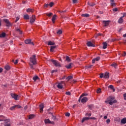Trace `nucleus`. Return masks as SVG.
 Wrapping results in <instances>:
<instances>
[{"label":"nucleus","mask_w":126,"mask_h":126,"mask_svg":"<svg viewBox=\"0 0 126 126\" xmlns=\"http://www.w3.org/2000/svg\"><path fill=\"white\" fill-rule=\"evenodd\" d=\"M29 64L31 69H34V66L33 65L37 64V59H36L35 55H33L30 58V62L29 63Z\"/></svg>","instance_id":"obj_1"},{"label":"nucleus","mask_w":126,"mask_h":126,"mask_svg":"<svg viewBox=\"0 0 126 126\" xmlns=\"http://www.w3.org/2000/svg\"><path fill=\"white\" fill-rule=\"evenodd\" d=\"M4 121V126H10V120L9 119H6V117L0 115V122Z\"/></svg>","instance_id":"obj_2"},{"label":"nucleus","mask_w":126,"mask_h":126,"mask_svg":"<svg viewBox=\"0 0 126 126\" xmlns=\"http://www.w3.org/2000/svg\"><path fill=\"white\" fill-rule=\"evenodd\" d=\"M113 100H114L113 101ZM106 104H109V105H112L117 103V100H115V97L114 96H109L107 98V100L105 101Z\"/></svg>","instance_id":"obj_3"},{"label":"nucleus","mask_w":126,"mask_h":126,"mask_svg":"<svg viewBox=\"0 0 126 126\" xmlns=\"http://www.w3.org/2000/svg\"><path fill=\"white\" fill-rule=\"evenodd\" d=\"M51 62L53 63V64H54V65L57 67H61V63H60V62H59L58 61H57L55 60H51Z\"/></svg>","instance_id":"obj_4"},{"label":"nucleus","mask_w":126,"mask_h":126,"mask_svg":"<svg viewBox=\"0 0 126 126\" xmlns=\"http://www.w3.org/2000/svg\"><path fill=\"white\" fill-rule=\"evenodd\" d=\"M63 85H65V84L64 83V82H61V83L58 84L57 87L59 89H63Z\"/></svg>","instance_id":"obj_5"},{"label":"nucleus","mask_w":126,"mask_h":126,"mask_svg":"<svg viewBox=\"0 0 126 126\" xmlns=\"http://www.w3.org/2000/svg\"><path fill=\"white\" fill-rule=\"evenodd\" d=\"M35 20H36V16L35 15H32V17L30 18V22L31 24H33V23L35 22Z\"/></svg>","instance_id":"obj_6"},{"label":"nucleus","mask_w":126,"mask_h":126,"mask_svg":"<svg viewBox=\"0 0 126 126\" xmlns=\"http://www.w3.org/2000/svg\"><path fill=\"white\" fill-rule=\"evenodd\" d=\"M11 96L12 97V98H13L16 100H18V95L15 94H13V93L11 94Z\"/></svg>","instance_id":"obj_7"},{"label":"nucleus","mask_w":126,"mask_h":126,"mask_svg":"<svg viewBox=\"0 0 126 126\" xmlns=\"http://www.w3.org/2000/svg\"><path fill=\"white\" fill-rule=\"evenodd\" d=\"M25 44H31V45H32V46H34V43L32 42V40L31 39H26L25 41Z\"/></svg>","instance_id":"obj_8"},{"label":"nucleus","mask_w":126,"mask_h":126,"mask_svg":"<svg viewBox=\"0 0 126 126\" xmlns=\"http://www.w3.org/2000/svg\"><path fill=\"white\" fill-rule=\"evenodd\" d=\"M3 21L6 23V26L8 27V26H10V23L9 22V21L7 19H4L3 20Z\"/></svg>","instance_id":"obj_9"},{"label":"nucleus","mask_w":126,"mask_h":126,"mask_svg":"<svg viewBox=\"0 0 126 126\" xmlns=\"http://www.w3.org/2000/svg\"><path fill=\"white\" fill-rule=\"evenodd\" d=\"M87 45L88 47H93V48L95 47V45L93 44V43H92V42H91V41H88L87 43Z\"/></svg>","instance_id":"obj_10"},{"label":"nucleus","mask_w":126,"mask_h":126,"mask_svg":"<svg viewBox=\"0 0 126 126\" xmlns=\"http://www.w3.org/2000/svg\"><path fill=\"white\" fill-rule=\"evenodd\" d=\"M102 23L104 24V26L105 27L108 26V25H109L110 23V21H103Z\"/></svg>","instance_id":"obj_11"},{"label":"nucleus","mask_w":126,"mask_h":126,"mask_svg":"<svg viewBox=\"0 0 126 126\" xmlns=\"http://www.w3.org/2000/svg\"><path fill=\"white\" fill-rule=\"evenodd\" d=\"M87 101H88V98H87V97H83L81 100V102L83 103H86V102H87Z\"/></svg>","instance_id":"obj_12"},{"label":"nucleus","mask_w":126,"mask_h":126,"mask_svg":"<svg viewBox=\"0 0 126 126\" xmlns=\"http://www.w3.org/2000/svg\"><path fill=\"white\" fill-rule=\"evenodd\" d=\"M44 122L45 124H54V122H51L49 119H45Z\"/></svg>","instance_id":"obj_13"},{"label":"nucleus","mask_w":126,"mask_h":126,"mask_svg":"<svg viewBox=\"0 0 126 126\" xmlns=\"http://www.w3.org/2000/svg\"><path fill=\"white\" fill-rule=\"evenodd\" d=\"M40 107V113H43V109H44V104H41L39 105Z\"/></svg>","instance_id":"obj_14"},{"label":"nucleus","mask_w":126,"mask_h":126,"mask_svg":"<svg viewBox=\"0 0 126 126\" xmlns=\"http://www.w3.org/2000/svg\"><path fill=\"white\" fill-rule=\"evenodd\" d=\"M95 61L96 62H98V61H100V57H97L96 58L94 59L92 61V63H94Z\"/></svg>","instance_id":"obj_15"},{"label":"nucleus","mask_w":126,"mask_h":126,"mask_svg":"<svg viewBox=\"0 0 126 126\" xmlns=\"http://www.w3.org/2000/svg\"><path fill=\"white\" fill-rule=\"evenodd\" d=\"M110 1L111 2V6H116V3H115L114 0H110Z\"/></svg>","instance_id":"obj_16"},{"label":"nucleus","mask_w":126,"mask_h":126,"mask_svg":"<svg viewBox=\"0 0 126 126\" xmlns=\"http://www.w3.org/2000/svg\"><path fill=\"white\" fill-rule=\"evenodd\" d=\"M56 19H57V15H54L52 19V21L53 22V23H55V21H56Z\"/></svg>","instance_id":"obj_17"},{"label":"nucleus","mask_w":126,"mask_h":126,"mask_svg":"<svg viewBox=\"0 0 126 126\" xmlns=\"http://www.w3.org/2000/svg\"><path fill=\"white\" fill-rule=\"evenodd\" d=\"M109 72H106L104 74V78H109Z\"/></svg>","instance_id":"obj_18"},{"label":"nucleus","mask_w":126,"mask_h":126,"mask_svg":"<svg viewBox=\"0 0 126 126\" xmlns=\"http://www.w3.org/2000/svg\"><path fill=\"white\" fill-rule=\"evenodd\" d=\"M121 124H123V125H125L126 124V118H124L122 119L121 121Z\"/></svg>","instance_id":"obj_19"},{"label":"nucleus","mask_w":126,"mask_h":126,"mask_svg":"<svg viewBox=\"0 0 126 126\" xmlns=\"http://www.w3.org/2000/svg\"><path fill=\"white\" fill-rule=\"evenodd\" d=\"M72 64V63H70L68 65H66L65 66V67L67 68V69H70V68H71V65Z\"/></svg>","instance_id":"obj_20"},{"label":"nucleus","mask_w":126,"mask_h":126,"mask_svg":"<svg viewBox=\"0 0 126 126\" xmlns=\"http://www.w3.org/2000/svg\"><path fill=\"white\" fill-rule=\"evenodd\" d=\"M34 118H35V115H34V114L30 115L29 116V120H31L32 119H34Z\"/></svg>","instance_id":"obj_21"},{"label":"nucleus","mask_w":126,"mask_h":126,"mask_svg":"<svg viewBox=\"0 0 126 126\" xmlns=\"http://www.w3.org/2000/svg\"><path fill=\"white\" fill-rule=\"evenodd\" d=\"M27 12H32V13H33V12H34V9H31V8H28L27 9Z\"/></svg>","instance_id":"obj_22"},{"label":"nucleus","mask_w":126,"mask_h":126,"mask_svg":"<svg viewBox=\"0 0 126 126\" xmlns=\"http://www.w3.org/2000/svg\"><path fill=\"white\" fill-rule=\"evenodd\" d=\"M123 22H124V19H123V17H121L118 20V23L122 24Z\"/></svg>","instance_id":"obj_23"},{"label":"nucleus","mask_w":126,"mask_h":126,"mask_svg":"<svg viewBox=\"0 0 126 126\" xmlns=\"http://www.w3.org/2000/svg\"><path fill=\"white\" fill-rule=\"evenodd\" d=\"M5 32H2V33L0 34V38H4L5 37Z\"/></svg>","instance_id":"obj_24"},{"label":"nucleus","mask_w":126,"mask_h":126,"mask_svg":"<svg viewBox=\"0 0 126 126\" xmlns=\"http://www.w3.org/2000/svg\"><path fill=\"white\" fill-rule=\"evenodd\" d=\"M88 120H89V117L83 118L82 120V123H84V122H85V121H88Z\"/></svg>","instance_id":"obj_25"},{"label":"nucleus","mask_w":126,"mask_h":126,"mask_svg":"<svg viewBox=\"0 0 126 126\" xmlns=\"http://www.w3.org/2000/svg\"><path fill=\"white\" fill-rule=\"evenodd\" d=\"M103 49L105 50V49H107V43L103 42Z\"/></svg>","instance_id":"obj_26"},{"label":"nucleus","mask_w":126,"mask_h":126,"mask_svg":"<svg viewBox=\"0 0 126 126\" xmlns=\"http://www.w3.org/2000/svg\"><path fill=\"white\" fill-rule=\"evenodd\" d=\"M48 46H53L55 45V43L53 41H49L48 43Z\"/></svg>","instance_id":"obj_27"},{"label":"nucleus","mask_w":126,"mask_h":126,"mask_svg":"<svg viewBox=\"0 0 126 126\" xmlns=\"http://www.w3.org/2000/svg\"><path fill=\"white\" fill-rule=\"evenodd\" d=\"M84 96H87V94H84V93H83V94H81V95L80 97V98L79 99V102H80V99H81V98H82V97H84Z\"/></svg>","instance_id":"obj_28"},{"label":"nucleus","mask_w":126,"mask_h":126,"mask_svg":"<svg viewBox=\"0 0 126 126\" xmlns=\"http://www.w3.org/2000/svg\"><path fill=\"white\" fill-rule=\"evenodd\" d=\"M108 88H110V89H112L113 90V92H115V89L114 88V86L110 85L108 86Z\"/></svg>","instance_id":"obj_29"},{"label":"nucleus","mask_w":126,"mask_h":126,"mask_svg":"<svg viewBox=\"0 0 126 126\" xmlns=\"http://www.w3.org/2000/svg\"><path fill=\"white\" fill-rule=\"evenodd\" d=\"M24 19H26L27 20L29 19V16L28 14H25L24 15Z\"/></svg>","instance_id":"obj_30"},{"label":"nucleus","mask_w":126,"mask_h":126,"mask_svg":"<svg viewBox=\"0 0 126 126\" xmlns=\"http://www.w3.org/2000/svg\"><path fill=\"white\" fill-rule=\"evenodd\" d=\"M56 49V46H51L50 47V52H51L52 53H53V52H54V49Z\"/></svg>","instance_id":"obj_31"},{"label":"nucleus","mask_w":126,"mask_h":126,"mask_svg":"<svg viewBox=\"0 0 126 126\" xmlns=\"http://www.w3.org/2000/svg\"><path fill=\"white\" fill-rule=\"evenodd\" d=\"M111 66H113L115 68H117V66H118V64L116 63H113L111 64Z\"/></svg>","instance_id":"obj_32"},{"label":"nucleus","mask_w":126,"mask_h":126,"mask_svg":"<svg viewBox=\"0 0 126 126\" xmlns=\"http://www.w3.org/2000/svg\"><path fill=\"white\" fill-rule=\"evenodd\" d=\"M32 79L35 82L36 80H37V79H39V77H38V76H35L32 78Z\"/></svg>","instance_id":"obj_33"},{"label":"nucleus","mask_w":126,"mask_h":126,"mask_svg":"<svg viewBox=\"0 0 126 126\" xmlns=\"http://www.w3.org/2000/svg\"><path fill=\"white\" fill-rule=\"evenodd\" d=\"M82 16L83 17H89V14H82Z\"/></svg>","instance_id":"obj_34"},{"label":"nucleus","mask_w":126,"mask_h":126,"mask_svg":"<svg viewBox=\"0 0 126 126\" xmlns=\"http://www.w3.org/2000/svg\"><path fill=\"white\" fill-rule=\"evenodd\" d=\"M4 68L6 70H9V69H10V66H9V65H6L5 66Z\"/></svg>","instance_id":"obj_35"},{"label":"nucleus","mask_w":126,"mask_h":126,"mask_svg":"<svg viewBox=\"0 0 126 126\" xmlns=\"http://www.w3.org/2000/svg\"><path fill=\"white\" fill-rule=\"evenodd\" d=\"M17 107V106L15 105L10 108V111H13L15 109V108Z\"/></svg>","instance_id":"obj_36"},{"label":"nucleus","mask_w":126,"mask_h":126,"mask_svg":"<svg viewBox=\"0 0 126 126\" xmlns=\"http://www.w3.org/2000/svg\"><path fill=\"white\" fill-rule=\"evenodd\" d=\"M54 2H51L49 4V6H50V7H52V6H54Z\"/></svg>","instance_id":"obj_37"},{"label":"nucleus","mask_w":126,"mask_h":126,"mask_svg":"<svg viewBox=\"0 0 126 126\" xmlns=\"http://www.w3.org/2000/svg\"><path fill=\"white\" fill-rule=\"evenodd\" d=\"M46 15L48 16V17H51V15H53V13H46Z\"/></svg>","instance_id":"obj_38"},{"label":"nucleus","mask_w":126,"mask_h":126,"mask_svg":"<svg viewBox=\"0 0 126 126\" xmlns=\"http://www.w3.org/2000/svg\"><path fill=\"white\" fill-rule=\"evenodd\" d=\"M57 34H59V35H61V34L63 33V32L62 31V30H60L57 32Z\"/></svg>","instance_id":"obj_39"},{"label":"nucleus","mask_w":126,"mask_h":126,"mask_svg":"<svg viewBox=\"0 0 126 126\" xmlns=\"http://www.w3.org/2000/svg\"><path fill=\"white\" fill-rule=\"evenodd\" d=\"M66 61H67V62H70V59L68 56L66 57Z\"/></svg>","instance_id":"obj_40"},{"label":"nucleus","mask_w":126,"mask_h":126,"mask_svg":"<svg viewBox=\"0 0 126 126\" xmlns=\"http://www.w3.org/2000/svg\"><path fill=\"white\" fill-rule=\"evenodd\" d=\"M72 76H69L67 77V80H70V79H72Z\"/></svg>","instance_id":"obj_41"},{"label":"nucleus","mask_w":126,"mask_h":126,"mask_svg":"<svg viewBox=\"0 0 126 126\" xmlns=\"http://www.w3.org/2000/svg\"><path fill=\"white\" fill-rule=\"evenodd\" d=\"M65 115L66 117H69V116H70V113L67 112L65 113Z\"/></svg>","instance_id":"obj_42"},{"label":"nucleus","mask_w":126,"mask_h":126,"mask_svg":"<svg viewBox=\"0 0 126 126\" xmlns=\"http://www.w3.org/2000/svg\"><path fill=\"white\" fill-rule=\"evenodd\" d=\"M88 107H89V109L90 110H92V108H93V105H89Z\"/></svg>","instance_id":"obj_43"},{"label":"nucleus","mask_w":126,"mask_h":126,"mask_svg":"<svg viewBox=\"0 0 126 126\" xmlns=\"http://www.w3.org/2000/svg\"><path fill=\"white\" fill-rule=\"evenodd\" d=\"M96 93H101V89H98L96 91Z\"/></svg>","instance_id":"obj_44"},{"label":"nucleus","mask_w":126,"mask_h":126,"mask_svg":"<svg viewBox=\"0 0 126 126\" xmlns=\"http://www.w3.org/2000/svg\"><path fill=\"white\" fill-rule=\"evenodd\" d=\"M111 122V120H110V119H107V120H106V123H107V124H110V122Z\"/></svg>","instance_id":"obj_45"},{"label":"nucleus","mask_w":126,"mask_h":126,"mask_svg":"<svg viewBox=\"0 0 126 126\" xmlns=\"http://www.w3.org/2000/svg\"><path fill=\"white\" fill-rule=\"evenodd\" d=\"M124 100H126V93L123 94Z\"/></svg>","instance_id":"obj_46"},{"label":"nucleus","mask_w":126,"mask_h":126,"mask_svg":"<svg viewBox=\"0 0 126 126\" xmlns=\"http://www.w3.org/2000/svg\"><path fill=\"white\" fill-rule=\"evenodd\" d=\"M100 78H103V77L104 78V74H103V73L101 74L100 75Z\"/></svg>","instance_id":"obj_47"},{"label":"nucleus","mask_w":126,"mask_h":126,"mask_svg":"<svg viewBox=\"0 0 126 126\" xmlns=\"http://www.w3.org/2000/svg\"><path fill=\"white\" fill-rule=\"evenodd\" d=\"M20 18L19 17H16V20L15 21V22H17L18 21V20H19Z\"/></svg>","instance_id":"obj_48"},{"label":"nucleus","mask_w":126,"mask_h":126,"mask_svg":"<svg viewBox=\"0 0 126 126\" xmlns=\"http://www.w3.org/2000/svg\"><path fill=\"white\" fill-rule=\"evenodd\" d=\"M89 120H96L95 117H90L89 118Z\"/></svg>","instance_id":"obj_49"},{"label":"nucleus","mask_w":126,"mask_h":126,"mask_svg":"<svg viewBox=\"0 0 126 126\" xmlns=\"http://www.w3.org/2000/svg\"><path fill=\"white\" fill-rule=\"evenodd\" d=\"M66 95H70V92H67L65 93Z\"/></svg>","instance_id":"obj_50"},{"label":"nucleus","mask_w":126,"mask_h":126,"mask_svg":"<svg viewBox=\"0 0 126 126\" xmlns=\"http://www.w3.org/2000/svg\"><path fill=\"white\" fill-rule=\"evenodd\" d=\"M18 63V60H16L14 62V63H15V64H17V63Z\"/></svg>","instance_id":"obj_51"},{"label":"nucleus","mask_w":126,"mask_h":126,"mask_svg":"<svg viewBox=\"0 0 126 126\" xmlns=\"http://www.w3.org/2000/svg\"><path fill=\"white\" fill-rule=\"evenodd\" d=\"M113 11H115V12L118 11V8H115L113 9Z\"/></svg>","instance_id":"obj_52"},{"label":"nucleus","mask_w":126,"mask_h":126,"mask_svg":"<svg viewBox=\"0 0 126 126\" xmlns=\"http://www.w3.org/2000/svg\"><path fill=\"white\" fill-rule=\"evenodd\" d=\"M73 3H76L77 2V0H72Z\"/></svg>","instance_id":"obj_53"},{"label":"nucleus","mask_w":126,"mask_h":126,"mask_svg":"<svg viewBox=\"0 0 126 126\" xmlns=\"http://www.w3.org/2000/svg\"><path fill=\"white\" fill-rule=\"evenodd\" d=\"M49 6V4H45L44 5V7H48Z\"/></svg>","instance_id":"obj_54"},{"label":"nucleus","mask_w":126,"mask_h":126,"mask_svg":"<svg viewBox=\"0 0 126 126\" xmlns=\"http://www.w3.org/2000/svg\"><path fill=\"white\" fill-rule=\"evenodd\" d=\"M123 57H126V52H124V53L122 54Z\"/></svg>","instance_id":"obj_55"},{"label":"nucleus","mask_w":126,"mask_h":126,"mask_svg":"<svg viewBox=\"0 0 126 126\" xmlns=\"http://www.w3.org/2000/svg\"><path fill=\"white\" fill-rule=\"evenodd\" d=\"M86 116H88L89 117H91V113H86Z\"/></svg>","instance_id":"obj_56"},{"label":"nucleus","mask_w":126,"mask_h":126,"mask_svg":"<svg viewBox=\"0 0 126 126\" xmlns=\"http://www.w3.org/2000/svg\"><path fill=\"white\" fill-rule=\"evenodd\" d=\"M16 106H17V107L18 108V109H20L21 108V106H20V105H17Z\"/></svg>","instance_id":"obj_57"},{"label":"nucleus","mask_w":126,"mask_h":126,"mask_svg":"<svg viewBox=\"0 0 126 126\" xmlns=\"http://www.w3.org/2000/svg\"><path fill=\"white\" fill-rule=\"evenodd\" d=\"M89 5H90V6H94V4L92 3V4H89V3H88Z\"/></svg>","instance_id":"obj_58"},{"label":"nucleus","mask_w":126,"mask_h":126,"mask_svg":"<svg viewBox=\"0 0 126 126\" xmlns=\"http://www.w3.org/2000/svg\"><path fill=\"white\" fill-rule=\"evenodd\" d=\"M126 13H124L123 14V16H122L121 17H122V18H124V17H125V16H126Z\"/></svg>","instance_id":"obj_59"},{"label":"nucleus","mask_w":126,"mask_h":126,"mask_svg":"<svg viewBox=\"0 0 126 126\" xmlns=\"http://www.w3.org/2000/svg\"><path fill=\"white\" fill-rule=\"evenodd\" d=\"M57 70H53L52 71V73H54V72H57Z\"/></svg>","instance_id":"obj_60"},{"label":"nucleus","mask_w":126,"mask_h":126,"mask_svg":"<svg viewBox=\"0 0 126 126\" xmlns=\"http://www.w3.org/2000/svg\"><path fill=\"white\" fill-rule=\"evenodd\" d=\"M2 70H3V69H2V68H0V73L2 72Z\"/></svg>","instance_id":"obj_61"},{"label":"nucleus","mask_w":126,"mask_h":126,"mask_svg":"<svg viewBox=\"0 0 126 126\" xmlns=\"http://www.w3.org/2000/svg\"><path fill=\"white\" fill-rule=\"evenodd\" d=\"M52 119H53V120H56V116L52 115Z\"/></svg>","instance_id":"obj_62"},{"label":"nucleus","mask_w":126,"mask_h":126,"mask_svg":"<svg viewBox=\"0 0 126 126\" xmlns=\"http://www.w3.org/2000/svg\"><path fill=\"white\" fill-rule=\"evenodd\" d=\"M107 118H108V117H107V116H104V119L105 120H106V119H107Z\"/></svg>","instance_id":"obj_63"},{"label":"nucleus","mask_w":126,"mask_h":126,"mask_svg":"<svg viewBox=\"0 0 126 126\" xmlns=\"http://www.w3.org/2000/svg\"><path fill=\"white\" fill-rule=\"evenodd\" d=\"M27 108H28V107H27V106H25L24 110L27 109Z\"/></svg>","instance_id":"obj_64"}]
</instances>
